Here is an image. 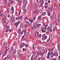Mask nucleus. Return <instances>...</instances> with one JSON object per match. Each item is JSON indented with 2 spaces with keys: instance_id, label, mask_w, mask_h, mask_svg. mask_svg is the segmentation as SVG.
I'll use <instances>...</instances> for the list:
<instances>
[{
  "instance_id": "f257e3e1",
  "label": "nucleus",
  "mask_w": 60,
  "mask_h": 60,
  "mask_svg": "<svg viewBox=\"0 0 60 60\" xmlns=\"http://www.w3.org/2000/svg\"><path fill=\"white\" fill-rule=\"evenodd\" d=\"M20 22L19 21L18 22L16 23H13V24L15 26H16V27H17V26H18L19 24L20 23Z\"/></svg>"
},
{
  "instance_id": "f03ea898",
  "label": "nucleus",
  "mask_w": 60,
  "mask_h": 60,
  "mask_svg": "<svg viewBox=\"0 0 60 60\" xmlns=\"http://www.w3.org/2000/svg\"><path fill=\"white\" fill-rule=\"evenodd\" d=\"M33 7H34L35 8H37V4L36 3L34 2L33 4Z\"/></svg>"
},
{
  "instance_id": "7ed1b4c3",
  "label": "nucleus",
  "mask_w": 60,
  "mask_h": 60,
  "mask_svg": "<svg viewBox=\"0 0 60 60\" xmlns=\"http://www.w3.org/2000/svg\"><path fill=\"white\" fill-rule=\"evenodd\" d=\"M26 3V1L25 0H24L23 2V9H25V6H24V5H25V4Z\"/></svg>"
},
{
  "instance_id": "20e7f679",
  "label": "nucleus",
  "mask_w": 60,
  "mask_h": 60,
  "mask_svg": "<svg viewBox=\"0 0 60 60\" xmlns=\"http://www.w3.org/2000/svg\"><path fill=\"white\" fill-rule=\"evenodd\" d=\"M19 18L20 19V20L21 21H23L24 20V19L22 18V16L21 15H20L19 16Z\"/></svg>"
},
{
  "instance_id": "39448f33",
  "label": "nucleus",
  "mask_w": 60,
  "mask_h": 60,
  "mask_svg": "<svg viewBox=\"0 0 60 60\" xmlns=\"http://www.w3.org/2000/svg\"><path fill=\"white\" fill-rule=\"evenodd\" d=\"M24 46H26V44H24L23 43H21L20 46V47H23Z\"/></svg>"
},
{
  "instance_id": "423d86ee",
  "label": "nucleus",
  "mask_w": 60,
  "mask_h": 60,
  "mask_svg": "<svg viewBox=\"0 0 60 60\" xmlns=\"http://www.w3.org/2000/svg\"><path fill=\"white\" fill-rule=\"evenodd\" d=\"M43 1H44V0H40L39 1L40 3L41 4V6H42V4H43Z\"/></svg>"
},
{
  "instance_id": "0eeeda50",
  "label": "nucleus",
  "mask_w": 60,
  "mask_h": 60,
  "mask_svg": "<svg viewBox=\"0 0 60 60\" xmlns=\"http://www.w3.org/2000/svg\"><path fill=\"white\" fill-rule=\"evenodd\" d=\"M11 10L12 11L11 12V14H12L14 12V8L13 7H12L11 8Z\"/></svg>"
},
{
  "instance_id": "6e6552de",
  "label": "nucleus",
  "mask_w": 60,
  "mask_h": 60,
  "mask_svg": "<svg viewBox=\"0 0 60 60\" xmlns=\"http://www.w3.org/2000/svg\"><path fill=\"white\" fill-rule=\"evenodd\" d=\"M51 27H52V26L51 25L50 26H48L47 28V30H49Z\"/></svg>"
},
{
  "instance_id": "1a4fd4ad",
  "label": "nucleus",
  "mask_w": 60,
  "mask_h": 60,
  "mask_svg": "<svg viewBox=\"0 0 60 60\" xmlns=\"http://www.w3.org/2000/svg\"><path fill=\"white\" fill-rule=\"evenodd\" d=\"M24 26V24L23 23H22L20 25V27L22 28H23V26Z\"/></svg>"
},
{
  "instance_id": "9d476101",
  "label": "nucleus",
  "mask_w": 60,
  "mask_h": 60,
  "mask_svg": "<svg viewBox=\"0 0 60 60\" xmlns=\"http://www.w3.org/2000/svg\"><path fill=\"white\" fill-rule=\"evenodd\" d=\"M38 24V22L36 21L35 23H33V25H34L35 26H36Z\"/></svg>"
},
{
  "instance_id": "9b49d317",
  "label": "nucleus",
  "mask_w": 60,
  "mask_h": 60,
  "mask_svg": "<svg viewBox=\"0 0 60 60\" xmlns=\"http://www.w3.org/2000/svg\"><path fill=\"white\" fill-rule=\"evenodd\" d=\"M53 56H58V54H57L56 53V52H54L53 54Z\"/></svg>"
},
{
  "instance_id": "f8f14e48",
  "label": "nucleus",
  "mask_w": 60,
  "mask_h": 60,
  "mask_svg": "<svg viewBox=\"0 0 60 60\" xmlns=\"http://www.w3.org/2000/svg\"><path fill=\"white\" fill-rule=\"evenodd\" d=\"M6 28L7 30H9L10 28L8 25H7L6 26Z\"/></svg>"
},
{
  "instance_id": "ddd939ff",
  "label": "nucleus",
  "mask_w": 60,
  "mask_h": 60,
  "mask_svg": "<svg viewBox=\"0 0 60 60\" xmlns=\"http://www.w3.org/2000/svg\"><path fill=\"white\" fill-rule=\"evenodd\" d=\"M46 12H44L42 13V16H45V15H46Z\"/></svg>"
},
{
  "instance_id": "4468645a",
  "label": "nucleus",
  "mask_w": 60,
  "mask_h": 60,
  "mask_svg": "<svg viewBox=\"0 0 60 60\" xmlns=\"http://www.w3.org/2000/svg\"><path fill=\"white\" fill-rule=\"evenodd\" d=\"M41 49L43 50H46V48L43 47H41Z\"/></svg>"
},
{
  "instance_id": "2eb2a0df",
  "label": "nucleus",
  "mask_w": 60,
  "mask_h": 60,
  "mask_svg": "<svg viewBox=\"0 0 60 60\" xmlns=\"http://www.w3.org/2000/svg\"><path fill=\"white\" fill-rule=\"evenodd\" d=\"M54 49V48H53L52 49H49L48 50V51H52V50H53Z\"/></svg>"
},
{
  "instance_id": "dca6fc26",
  "label": "nucleus",
  "mask_w": 60,
  "mask_h": 60,
  "mask_svg": "<svg viewBox=\"0 0 60 60\" xmlns=\"http://www.w3.org/2000/svg\"><path fill=\"white\" fill-rule=\"evenodd\" d=\"M35 28H36L35 26H33L32 28L31 29L32 30H34L35 29Z\"/></svg>"
},
{
  "instance_id": "f3484780",
  "label": "nucleus",
  "mask_w": 60,
  "mask_h": 60,
  "mask_svg": "<svg viewBox=\"0 0 60 60\" xmlns=\"http://www.w3.org/2000/svg\"><path fill=\"white\" fill-rule=\"evenodd\" d=\"M4 4H7V1L6 0H4Z\"/></svg>"
},
{
  "instance_id": "a211bd4d",
  "label": "nucleus",
  "mask_w": 60,
  "mask_h": 60,
  "mask_svg": "<svg viewBox=\"0 0 60 60\" xmlns=\"http://www.w3.org/2000/svg\"><path fill=\"white\" fill-rule=\"evenodd\" d=\"M21 32V29L20 28L19 29V30H18V33H20Z\"/></svg>"
},
{
  "instance_id": "6ab92c4d",
  "label": "nucleus",
  "mask_w": 60,
  "mask_h": 60,
  "mask_svg": "<svg viewBox=\"0 0 60 60\" xmlns=\"http://www.w3.org/2000/svg\"><path fill=\"white\" fill-rule=\"evenodd\" d=\"M7 57H8V58L9 59L10 58H11V56L10 55H8L7 56Z\"/></svg>"
},
{
  "instance_id": "aec40b11",
  "label": "nucleus",
  "mask_w": 60,
  "mask_h": 60,
  "mask_svg": "<svg viewBox=\"0 0 60 60\" xmlns=\"http://www.w3.org/2000/svg\"><path fill=\"white\" fill-rule=\"evenodd\" d=\"M6 19V16H4L2 19L3 20H5V19Z\"/></svg>"
},
{
  "instance_id": "412c9836",
  "label": "nucleus",
  "mask_w": 60,
  "mask_h": 60,
  "mask_svg": "<svg viewBox=\"0 0 60 60\" xmlns=\"http://www.w3.org/2000/svg\"><path fill=\"white\" fill-rule=\"evenodd\" d=\"M24 13H25V14H26V12H27V10H26V9H25L24 10Z\"/></svg>"
},
{
  "instance_id": "4be33fe9",
  "label": "nucleus",
  "mask_w": 60,
  "mask_h": 60,
  "mask_svg": "<svg viewBox=\"0 0 60 60\" xmlns=\"http://www.w3.org/2000/svg\"><path fill=\"white\" fill-rule=\"evenodd\" d=\"M41 18V15H40L38 17V19L39 20V19H40Z\"/></svg>"
},
{
  "instance_id": "5701e85b",
  "label": "nucleus",
  "mask_w": 60,
  "mask_h": 60,
  "mask_svg": "<svg viewBox=\"0 0 60 60\" xmlns=\"http://www.w3.org/2000/svg\"><path fill=\"white\" fill-rule=\"evenodd\" d=\"M56 22L57 24V25H59V22H58V21L57 19L56 20Z\"/></svg>"
},
{
  "instance_id": "b1692460",
  "label": "nucleus",
  "mask_w": 60,
  "mask_h": 60,
  "mask_svg": "<svg viewBox=\"0 0 60 60\" xmlns=\"http://www.w3.org/2000/svg\"><path fill=\"white\" fill-rule=\"evenodd\" d=\"M50 12L49 11L48 13V15L49 16H50Z\"/></svg>"
},
{
  "instance_id": "393cba45",
  "label": "nucleus",
  "mask_w": 60,
  "mask_h": 60,
  "mask_svg": "<svg viewBox=\"0 0 60 60\" xmlns=\"http://www.w3.org/2000/svg\"><path fill=\"white\" fill-rule=\"evenodd\" d=\"M25 23L26 24H29V22L27 21H26L25 22Z\"/></svg>"
},
{
  "instance_id": "a878e982",
  "label": "nucleus",
  "mask_w": 60,
  "mask_h": 60,
  "mask_svg": "<svg viewBox=\"0 0 60 60\" xmlns=\"http://www.w3.org/2000/svg\"><path fill=\"white\" fill-rule=\"evenodd\" d=\"M53 16L55 18L56 17V13H54L53 14Z\"/></svg>"
},
{
  "instance_id": "bb28decb",
  "label": "nucleus",
  "mask_w": 60,
  "mask_h": 60,
  "mask_svg": "<svg viewBox=\"0 0 60 60\" xmlns=\"http://www.w3.org/2000/svg\"><path fill=\"white\" fill-rule=\"evenodd\" d=\"M28 26V24H26L25 25V27L26 28H27V27Z\"/></svg>"
},
{
  "instance_id": "cd10ccee",
  "label": "nucleus",
  "mask_w": 60,
  "mask_h": 60,
  "mask_svg": "<svg viewBox=\"0 0 60 60\" xmlns=\"http://www.w3.org/2000/svg\"><path fill=\"white\" fill-rule=\"evenodd\" d=\"M30 22L32 23V22H33V19H32L30 20Z\"/></svg>"
},
{
  "instance_id": "c85d7f7f",
  "label": "nucleus",
  "mask_w": 60,
  "mask_h": 60,
  "mask_svg": "<svg viewBox=\"0 0 60 60\" xmlns=\"http://www.w3.org/2000/svg\"><path fill=\"white\" fill-rule=\"evenodd\" d=\"M33 49H35V48H36V47H34V45H33Z\"/></svg>"
},
{
  "instance_id": "c756f323",
  "label": "nucleus",
  "mask_w": 60,
  "mask_h": 60,
  "mask_svg": "<svg viewBox=\"0 0 60 60\" xmlns=\"http://www.w3.org/2000/svg\"><path fill=\"white\" fill-rule=\"evenodd\" d=\"M41 26V24H38L37 25V26L38 27H39L40 26Z\"/></svg>"
},
{
  "instance_id": "7c9ffc66",
  "label": "nucleus",
  "mask_w": 60,
  "mask_h": 60,
  "mask_svg": "<svg viewBox=\"0 0 60 60\" xmlns=\"http://www.w3.org/2000/svg\"><path fill=\"white\" fill-rule=\"evenodd\" d=\"M38 59V56H36L35 58H34V60H37V59Z\"/></svg>"
},
{
  "instance_id": "2f4dec72",
  "label": "nucleus",
  "mask_w": 60,
  "mask_h": 60,
  "mask_svg": "<svg viewBox=\"0 0 60 60\" xmlns=\"http://www.w3.org/2000/svg\"><path fill=\"white\" fill-rule=\"evenodd\" d=\"M41 57H38V59H37V60H40V59H41Z\"/></svg>"
},
{
  "instance_id": "473e14b6",
  "label": "nucleus",
  "mask_w": 60,
  "mask_h": 60,
  "mask_svg": "<svg viewBox=\"0 0 60 60\" xmlns=\"http://www.w3.org/2000/svg\"><path fill=\"white\" fill-rule=\"evenodd\" d=\"M20 53H21V52L20 51L18 52V53L19 54V55L20 54Z\"/></svg>"
},
{
  "instance_id": "72a5a7b5",
  "label": "nucleus",
  "mask_w": 60,
  "mask_h": 60,
  "mask_svg": "<svg viewBox=\"0 0 60 60\" xmlns=\"http://www.w3.org/2000/svg\"><path fill=\"white\" fill-rule=\"evenodd\" d=\"M38 52L39 53L38 54H41V51H38Z\"/></svg>"
},
{
  "instance_id": "f704fd0d",
  "label": "nucleus",
  "mask_w": 60,
  "mask_h": 60,
  "mask_svg": "<svg viewBox=\"0 0 60 60\" xmlns=\"http://www.w3.org/2000/svg\"><path fill=\"white\" fill-rule=\"evenodd\" d=\"M15 19L16 20H18L19 19V17H17L16 18H15Z\"/></svg>"
},
{
  "instance_id": "c9c22d12",
  "label": "nucleus",
  "mask_w": 60,
  "mask_h": 60,
  "mask_svg": "<svg viewBox=\"0 0 60 60\" xmlns=\"http://www.w3.org/2000/svg\"><path fill=\"white\" fill-rule=\"evenodd\" d=\"M36 11L37 12V13H38V12H39V9H36Z\"/></svg>"
},
{
  "instance_id": "e433bc0d",
  "label": "nucleus",
  "mask_w": 60,
  "mask_h": 60,
  "mask_svg": "<svg viewBox=\"0 0 60 60\" xmlns=\"http://www.w3.org/2000/svg\"><path fill=\"white\" fill-rule=\"evenodd\" d=\"M25 32V31H24V33L25 34V36H26V35H27V33H26Z\"/></svg>"
},
{
  "instance_id": "4c0bfd02",
  "label": "nucleus",
  "mask_w": 60,
  "mask_h": 60,
  "mask_svg": "<svg viewBox=\"0 0 60 60\" xmlns=\"http://www.w3.org/2000/svg\"><path fill=\"white\" fill-rule=\"evenodd\" d=\"M45 34H44L42 35V37L43 38H44V37H45Z\"/></svg>"
},
{
  "instance_id": "58836bf2",
  "label": "nucleus",
  "mask_w": 60,
  "mask_h": 60,
  "mask_svg": "<svg viewBox=\"0 0 60 60\" xmlns=\"http://www.w3.org/2000/svg\"><path fill=\"white\" fill-rule=\"evenodd\" d=\"M58 19L59 20V22H60V16L58 17Z\"/></svg>"
},
{
  "instance_id": "ea45409f",
  "label": "nucleus",
  "mask_w": 60,
  "mask_h": 60,
  "mask_svg": "<svg viewBox=\"0 0 60 60\" xmlns=\"http://www.w3.org/2000/svg\"><path fill=\"white\" fill-rule=\"evenodd\" d=\"M12 51L13 52V53H14V52L15 51V50L14 49H13L12 48Z\"/></svg>"
},
{
  "instance_id": "a19ab883",
  "label": "nucleus",
  "mask_w": 60,
  "mask_h": 60,
  "mask_svg": "<svg viewBox=\"0 0 60 60\" xmlns=\"http://www.w3.org/2000/svg\"><path fill=\"white\" fill-rule=\"evenodd\" d=\"M42 32H43L44 33H45L46 32V31L43 30H42Z\"/></svg>"
},
{
  "instance_id": "79ce46f5",
  "label": "nucleus",
  "mask_w": 60,
  "mask_h": 60,
  "mask_svg": "<svg viewBox=\"0 0 60 60\" xmlns=\"http://www.w3.org/2000/svg\"><path fill=\"white\" fill-rule=\"evenodd\" d=\"M28 19V18L27 17H26L25 18V20H27Z\"/></svg>"
},
{
  "instance_id": "37998d69",
  "label": "nucleus",
  "mask_w": 60,
  "mask_h": 60,
  "mask_svg": "<svg viewBox=\"0 0 60 60\" xmlns=\"http://www.w3.org/2000/svg\"><path fill=\"white\" fill-rule=\"evenodd\" d=\"M7 6L8 7H9V6H10V4L9 3L8 4Z\"/></svg>"
},
{
  "instance_id": "c03bdc74",
  "label": "nucleus",
  "mask_w": 60,
  "mask_h": 60,
  "mask_svg": "<svg viewBox=\"0 0 60 60\" xmlns=\"http://www.w3.org/2000/svg\"><path fill=\"white\" fill-rule=\"evenodd\" d=\"M45 40H46V39L47 38V36H45Z\"/></svg>"
},
{
  "instance_id": "a18cd8bd",
  "label": "nucleus",
  "mask_w": 60,
  "mask_h": 60,
  "mask_svg": "<svg viewBox=\"0 0 60 60\" xmlns=\"http://www.w3.org/2000/svg\"><path fill=\"white\" fill-rule=\"evenodd\" d=\"M6 52H5L4 53V55H3V56L2 57H4V56H5V54H6Z\"/></svg>"
},
{
  "instance_id": "49530a36",
  "label": "nucleus",
  "mask_w": 60,
  "mask_h": 60,
  "mask_svg": "<svg viewBox=\"0 0 60 60\" xmlns=\"http://www.w3.org/2000/svg\"><path fill=\"white\" fill-rule=\"evenodd\" d=\"M50 18L51 19V20H52V19H53V17H52V16H51L50 17Z\"/></svg>"
},
{
  "instance_id": "de8ad7c7",
  "label": "nucleus",
  "mask_w": 60,
  "mask_h": 60,
  "mask_svg": "<svg viewBox=\"0 0 60 60\" xmlns=\"http://www.w3.org/2000/svg\"><path fill=\"white\" fill-rule=\"evenodd\" d=\"M47 51L46 50V51H45L44 52V53H46L47 52Z\"/></svg>"
},
{
  "instance_id": "09e8293b",
  "label": "nucleus",
  "mask_w": 60,
  "mask_h": 60,
  "mask_svg": "<svg viewBox=\"0 0 60 60\" xmlns=\"http://www.w3.org/2000/svg\"><path fill=\"white\" fill-rule=\"evenodd\" d=\"M50 10L51 11H52V8H50Z\"/></svg>"
},
{
  "instance_id": "8fccbe9b",
  "label": "nucleus",
  "mask_w": 60,
  "mask_h": 60,
  "mask_svg": "<svg viewBox=\"0 0 60 60\" xmlns=\"http://www.w3.org/2000/svg\"><path fill=\"white\" fill-rule=\"evenodd\" d=\"M9 49H10V48H9L8 49H6V51L5 52H6H6H7V51Z\"/></svg>"
},
{
  "instance_id": "3c124183",
  "label": "nucleus",
  "mask_w": 60,
  "mask_h": 60,
  "mask_svg": "<svg viewBox=\"0 0 60 60\" xmlns=\"http://www.w3.org/2000/svg\"><path fill=\"white\" fill-rule=\"evenodd\" d=\"M56 30V28H53V32H54V31Z\"/></svg>"
},
{
  "instance_id": "603ef678",
  "label": "nucleus",
  "mask_w": 60,
  "mask_h": 60,
  "mask_svg": "<svg viewBox=\"0 0 60 60\" xmlns=\"http://www.w3.org/2000/svg\"><path fill=\"white\" fill-rule=\"evenodd\" d=\"M30 10H31L32 9V6L31 5L30 6Z\"/></svg>"
},
{
  "instance_id": "864d4df0",
  "label": "nucleus",
  "mask_w": 60,
  "mask_h": 60,
  "mask_svg": "<svg viewBox=\"0 0 60 60\" xmlns=\"http://www.w3.org/2000/svg\"><path fill=\"white\" fill-rule=\"evenodd\" d=\"M8 30H7L6 29V30H5V32H6V33H7V32H8Z\"/></svg>"
},
{
  "instance_id": "5fc2aeb1",
  "label": "nucleus",
  "mask_w": 60,
  "mask_h": 60,
  "mask_svg": "<svg viewBox=\"0 0 60 60\" xmlns=\"http://www.w3.org/2000/svg\"><path fill=\"white\" fill-rule=\"evenodd\" d=\"M3 23H6V21L5 20H3Z\"/></svg>"
},
{
  "instance_id": "6e6d98bb",
  "label": "nucleus",
  "mask_w": 60,
  "mask_h": 60,
  "mask_svg": "<svg viewBox=\"0 0 60 60\" xmlns=\"http://www.w3.org/2000/svg\"><path fill=\"white\" fill-rule=\"evenodd\" d=\"M5 46H6H6H7V45H8V44L7 43H6L5 45Z\"/></svg>"
},
{
  "instance_id": "4d7b16f0",
  "label": "nucleus",
  "mask_w": 60,
  "mask_h": 60,
  "mask_svg": "<svg viewBox=\"0 0 60 60\" xmlns=\"http://www.w3.org/2000/svg\"><path fill=\"white\" fill-rule=\"evenodd\" d=\"M51 60H56V58H53L51 59Z\"/></svg>"
},
{
  "instance_id": "13d9d810",
  "label": "nucleus",
  "mask_w": 60,
  "mask_h": 60,
  "mask_svg": "<svg viewBox=\"0 0 60 60\" xmlns=\"http://www.w3.org/2000/svg\"><path fill=\"white\" fill-rule=\"evenodd\" d=\"M16 52H17V51H15L14 52V54H15L16 53Z\"/></svg>"
},
{
  "instance_id": "bf43d9fd",
  "label": "nucleus",
  "mask_w": 60,
  "mask_h": 60,
  "mask_svg": "<svg viewBox=\"0 0 60 60\" xmlns=\"http://www.w3.org/2000/svg\"><path fill=\"white\" fill-rule=\"evenodd\" d=\"M60 45H58L57 46L58 49H59L60 48Z\"/></svg>"
},
{
  "instance_id": "052dcab7",
  "label": "nucleus",
  "mask_w": 60,
  "mask_h": 60,
  "mask_svg": "<svg viewBox=\"0 0 60 60\" xmlns=\"http://www.w3.org/2000/svg\"><path fill=\"white\" fill-rule=\"evenodd\" d=\"M14 56L15 57H17V56L15 54H14Z\"/></svg>"
},
{
  "instance_id": "680f3d73",
  "label": "nucleus",
  "mask_w": 60,
  "mask_h": 60,
  "mask_svg": "<svg viewBox=\"0 0 60 60\" xmlns=\"http://www.w3.org/2000/svg\"><path fill=\"white\" fill-rule=\"evenodd\" d=\"M50 32H51L52 31V30L51 28L50 29Z\"/></svg>"
},
{
  "instance_id": "e2e57ef3",
  "label": "nucleus",
  "mask_w": 60,
  "mask_h": 60,
  "mask_svg": "<svg viewBox=\"0 0 60 60\" xmlns=\"http://www.w3.org/2000/svg\"><path fill=\"white\" fill-rule=\"evenodd\" d=\"M38 42H39V43H41V41L40 40H39Z\"/></svg>"
},
{
  "instance_id": "0e129e2a",
  "label": "nucleus",
  "mask_w": 60,
  "mask_h": 60,
  "mask_svg": "<svg viewBox=\"0 0 60 60\" xmlns=\"http://www.w3.org/2000/svg\"><path fill=\"white\" fill-rule=\"evenodd\" d=\"M48 4V3H45V5H47Z\"/></svg>"
},
{
  "instance_id": "69168bd1",
  "label": "nucleus",
  "mask_w": 60,
  "mask_h": 60,
  "mask_svg": "<svg viewBox=\"0 0 60 60\" xmlns=\"http://www.w3.org/2000/svg\"><path fill=\"white\" fill-rule=\"evenodd\" d=\"M38 7H40L41 6V5H40V4H38Z\"/></svg>"
},
{
  "instance_id": "338daca9",
  "label": "nucleus",
  "mask_w": 60,
  "mask_h": 60,
  "mask_svg": "<svg viewBox=\"0 0 60 60\" xmlns=\"http://www.w3.org/2000/svg\"><path fill=\"white\" fill-rule=\"evenodd\" d=\"M35 18H36V17H33V19L34 20H35V19H36Z\"/></svg>"
},
{
  "instance_id": "774afa93",
  "label": "nucleus",
  "mask_w": 60,
  "mask_h": 60,
  "mask_svg": "<svg viewBox=\"0 0 60 60\" xmlns=\"http://www.w3.org/2000/svg\"><path fill=\"white\" fill-rule=\"evenodd\" d=\"M39 13H41V12H42V11H41V10H40L39 11Z\"/></svg>"
}]
</instances>
